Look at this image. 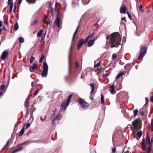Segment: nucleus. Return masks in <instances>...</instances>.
Listing matches in <instances>:
<instances>
[{
	"mask_svg": "<svg viewBox=\"0 0 153 153\" xmlns=\"http://www.w3.org/2000/svg\"><path fill=\"white\" fill-rule=\"evenodd\" d=\"M122 19L125 21L126 22V18L125 17L122 18Z\"/></svg>",
	"mask_w": 153,
	"mask_h": 153,
	"instance_id": "obj_59",
	"label": "nucleus"
},
{
	"mask_svg": "<svg viewBox=\"0 0 153 153\" xmlns=\"http://www.w3.org/2000/svg\"><path fill=\"white\" fill-rule=\"evenodd\" d=\"M116 148L114 147V148H112V153H115L116 152Z\"/></svg>",
	"mask_w": 153,
	"mask_h": 153,
	"instance_id": "obj_46",
	"label": "nucleus"
},
{
	"mask_svg": "<svg viewBox=\"0 0 153 153\" xmlns=\"http://www.w3.org/2000/svg\"><path fill=\"white\" fill-rule=\"evenodd\" d=\"M124 74L123 72H121L119 73L116 77V79L119 78L120 77L124 75Z\"/></svg>",
	"mask_w": 153,
	"mask_h": 153,
	"instance_id": "obj_26",
	"label": "nucleus"
},
{
	"mask_svg": "<svg viewBox=\"0 0 153 153\" xmlns=\"http://www.w3.org/2000/svg\"><path fill=\"white\" fill-rule=\"evenodd\" d=\"M127 14L128 15V16L129 18V19H132L131 16V15H130V14L127 11Z\"/></svg>",
	"mask_w": 153,
	"mask_h": 153,
	"instance_id": "obj_45",
	"label": "nucleus"
},
{
	"mask_svg": "<svg viewBox=\"0 0 153 153\" xmlns=\"http://www.w3.org/2000/svg\"><path fill=\"white\" fill-rule=\"evenodd\" d=\"M150 100L151 102H153V95L152 96L150 97Z\"/></svg>",
	"mask_w": 153,
	"mask_h": 153,
	"instance_id": "obj_50",
	"label": "nucleus"
},
{
	"mask_svg": "<svg viewBox=\"0 0 153 153\" xmlns=\"http://www.w3.org/2000/svg\"><path fill=\"white\" fill-rule=\"evenodd\" d=\"M78 102L79 104H80L81 107L83 108H87L89 106L88 103L84 100L82 99L79 98Z\"/></svg>",
	"mask_w": 153,
	"mask_h": 153,
	"instance_id": "obj_8",
	"label": "nucleus"
},
{
	"mask_svg": "<svg viewBox=\"0 0 153 153\" xmlns=\"http://www.w3.org/2000/svg\"><path fill=\"white\" fill-rule=\"evenodd\" d=\"M96 39H94L93 40H90L87 43V45L88 47H91L94 44V41Z\"/></svg>",
	"mask_w": 153,
	"mask_h": 153,
	"instance_id": "obj_14",
	"label": "nucleus"
},
{
	"mask_svg": "<svg viewBox=\"0 0 153 153\" xmlns=\"http://www.w3.org/2000/svg\"><path fill=\"white\" fill-rule=\"evenodd\" d=\"M34 57H33L32 56H31V59L30 60V63H32L33 60L35 59Z\"/></svg>",
	"mask_w": 153,
	"mask_h": 153,
	"instance_id": "obj_37",
	"label": "nucleus"
},
{
	"mask_svg": "<svg viewBox=\"0 0 153 153\" xmlns=\"http://www.w3.org/2000/svg\"><path fill=\"white\" fill-rule=\"evenodd\" d=\"M117 57V55L116 54L113 55L112 56V60H115Z\"/></svg>",
	"mask_w": 153,
	"mask_h": 153,
	"instance_id": "obj_39",
	"label": "nucleus"
},
{
	"mask_svg": "<svg viewBox=\"0 0 153 153\" xmlns=\"http://www.w3.org/2000/svg\"><path fill=\"white\" fill-rule=\"evenodd\" d=\"M3 29L5 31H7V29H6V27L4 26L3 27Z\"/></svg>",
	"mask_w": 153,
	"mask_h": 153,
	"instance_id": "obj_52",
	"label": "nucleus"
},
{
	"mask_svg": "<svg viewBox=\"0 0 153 153\" xmlns=\"http://www.w3.org/2000/svg\"><path fill=\"white\" fill-rule=\"evenodd\" d=\"M10 7V10H9V11L10 13H11L12 12L13 7V2H12L11 3Z\"/></svg>",
	"mask_w": 153,
	"mask_h": 153,
	"instance_id": "obj_27",
	"label": "nucleus"
},
{
	"mask_svg": "<svg viewBox=\"0 0 153 153\" xmlns=\"http://www.w3.org/2000/svg\"><path fill=\"white\" fill-rule=\"evenodd\" d=\"M137 135L139 137H140L142 135V131H139L137 133Z\"/></svg>",
	"mask_w": 153,
	"mask_h": 153,
	"instance_id": "obj_31",
	"label": "nucleus"
},
{
	"mask_svg": "<svg viewBox=\"0 0 153 153\" xmlns=\"http://www.w3.org/2000/svg\"><path fill=\"white\" fill-rule=\"evenodd\" d=\"M9 140H8L6 144L4 146L3 149H5L7 146L9 144Z\"/></svg>",
	"mask_w": 153,
	"mask_h": 153,
	"instance_id": "obj_36",
	"label": "nucleus"
},
{
	"mask_svg": "<svg viewBox=\"0 0 153 153\" xmlns=\"http://www.w3.org/2000/svg\"><path fill=\"white\" fill-rule=\"evenodd\" d=\"M33 82H32L31 83V86L32 87H33Z\"/></svg>",
	"mask_w": 153,
	"mask_h": 153,
	"instance_id": "obj_62",
	"label": "nucleus"
},
{
	"mask_svg": "<svg viewBox=\"0 0 153 153\" xmlns=\"http://www.w3.org/2000/svg\"><path fill=\"white\" fill-rule=\"evenodd\" d=\"M39 90V89H38V90L35 91V92L34 93V95L35 96L38 93Z\"/></svg>",
	"mask_w": 153,
	"mask_h": 153,
	"instance_id": "obj_43",
	"label": "nucleus"
},
{
	"mask_svg": "<svg viewBox=\"0 0 153 153\" xmlns=\"http://www.w3.org/2000/svg\"><path fill=\"white\" fill-rule=\"evenodd\" d=\"M47 18H48V16H47L45 15V17L43 20H44V21H45V20H46V19H47Z\"/></svg>",
	"mask_w": 153,
	"mask_h": 153,
	"instance_id": "obj_57",
	"label": "nucleus"
},
{
	"mask_svg": "<svg viewBox=\"0 0 153 153\" xmlns=\"http://www.w3.org/2000/svg\"><path fill=\"white\" fill-rule=\"evenodd\" d=\"M75 35H73L72 38V41H74L75 39Z\"/></svg>",
	"mask_w": 153,
	"mask_h": 153,
	"instance_id": "obj_54",
	"label": "nucleus"
},
{
	"mask_svg": "<svg viewBox=\"0 0 153 153\" xmlns=\"http://www.w3.org/2000/svg\"><path fill=\"white\" fill-rule=\"evenodd\" d=\"M139 113L141 115H143L144 114V112L143 111V109L141 108L139 110Z\"/></svg>",
	"mask_w": 153,
	"mask_h": 153,
	"instance_id": "obj_32",
	"label": "nucleus"
},
{
	"mask_svg": "<svg viewBox=\"0 0 153 153\" xmlns=\"http://www.w3.org/2000/svg\"><path fill=\"white\" fill-rule=\"evenodd\" d=\"M93 34L94 33L91 35H89L85 40L83 39H79L77 43V50H79L84 44H85L88 41L89 39L93 35Z\"/></svg>",
	"mask_w": 153,
	"mask_h": 153,
	"instance_id": "obj_4",
	"label": "nucleus"
},
{
	"mask_svg": "<svg viewBox=\"0 0 153 153\" xmlns=\"http://www.w3.org/2000/svg\"><path fill=\"white\" fill-rule=\"evenodd\" d=\"M39 20L38 19H36L34 20L31 23L32 25H34L37 24Z\"/></svg>",
	"mask_w": 153,
	"mask_h": 153,
	"instance_id": "obj_21",
	"label": "nucleus"
},
{
	"mask_svg": "<svg viewBox=\"0 0 153 153\" xmlns=\"http://www.w3.org/2000/svg\"><path fill=\"white\" fill-rule=\"evenodd\" d=\"M148 98L147 97H146L145 98V100L146 101V104L148 102Z\"/></svg>",
	"mask_w": 153,
	"mask_h": 153,
	"instance_id": "obj_55",
	"label": "nucleus"
},
{
	"mask_svg": "<svg viewBox=\"0 0 153 153\" xmlns=\"http://www.w3.org/2000/svg\"><path fill=\"white\" fill-rule=\"evenodd\" d=\"M100 62L99 63H97L96 64H95L94 65V67L96 68L97 67H99L100 66Z\"/></svg>",
	"mask_w": 153,
	"mask_h": 153,
	"instance_id": "obj_44",
	"label": "nucleus"
},
{
	"mask_svg": "<svg viewBox=\"0 0 153 153\" xmlns=\"http://www.w3.org/2000/svg\"><path fill=\"white\" fill-rule=\"evenodd\" d=\"M61 5L59 3L57 2V1H56V4H55V7H58V6H60Z\"/></svg>",
	"mask_w": 153,
	"mask_h": 153,
	"instance_id": "obj_41",
	"label": "nucleus"
},
{
	"mask_svg": "<svg viewBox=\"0 0 153 153\" xmlns=\"http://www.w3.org/2000/svg\"><path fill=\"white\" fill-rule=\"evenodd\" d=\"M25 126V125H24L23 128L21 130L20 133L18 135V136L19 137L22 135L23 134L25 131L24 126Z\"/></svg>",
	"mask_w": 153,
	"mask_h": 153,
	"instance_id": "obj_20",
	"label": "nucleus"
},
{
	"mask_svg": "<svg viewBox=\"0 0 153 153\" xmlns=\"http://www.w3.org/2000/svg\"><path fill=\"white\" fill-rule=\"evenodd\" d=\"M55 11L56 12V16H59V8H58L57 7H55Z\"/></svg>",
	"mask_w": 153,
	"mask_h": 153,
	"instance_id": "obj_23",
	"label": "nucleus"
},
{
	"mask_svg": "<svg viewBox=\"0 0 153 153\" xmlns=\"http://www.w3.org/2000/svg\"><path fill=\"white\" fill-rule=\"evenodd\" d=\"M79 25L77 26V28H76L75 31L73 35H76V34L77 33V32L78 31L79 28Z\"/></svg>",
	"mask_w": 153,
	"mask_h": 153,
	"instance_id": "obj_33",
	"label": "nucleus"
},
{
	"mask_svg": "<svg viewBox=\"0 0 153 153\" xmlns=\"http://www.w3.org/2000/svg\"><path fill=\"white\" fill-rule=\"evenodd\" d=\"M30 125H26V128L27 129L30 126Z\"/></svg>",
	"mask_w": 153,
	"mask_h": 153,
	"instance_id": "obj_58",
	"label": "nucleus"
},
{
	"mask_svg": "<svg viewBox=\"0 0 153 153\" xmlns=\"http://www.w3.org/2000/svg\"><path fill=\"white\" fill-rule=\"evenodd\" d=\"M121 40V37L118 33L116 32L112 34L109 41L110 47L111 48L118 47L120 45Z\"/></svg>",
	"mask_w": 153,
	"mask_h": 153,
	"instance_id": "obj_2",
	"label": "nucleus"
},
{
	"mask_svg": "<svg viewBox=\"0 0 153 153\" xmlns=\"http://www.w3.org/2000/svg\"><path fill=\"white\" fill-rule=\"evenodd\" d=\"M43 69L41 73V76L42 77H46L47 76L48 70V65L46 62H44L43 63Z\"/></svg>",
	"mask_w": 153,
	"mask_h": 153,
	"instance_id": "obj_5",
	"label": "nucleus"
},
{
	"mask_svg": "<svg viewBox=\"0 0 153 153\" xmlns=\"http://www.w3.org/2000/svg\"><path fill=\"white\" fill-rule=\"evenodd\" d=\"M147 50V48L146 46L141 47L140 49V53L138 55V59H140L146 54Z\"/></svg>",
	"mask_w": 153,
	"mask_h": 153,
	"instance_id": "obj_6",
	"label": "nucleus"
},
{
	"mask_svg": "<svg viewBox=\"0 0 153 153\" xmlns=\"http://www.w3.org/2000/svg\"><path fill=\"white\" fill-rule=\"evenodd\" d=\"M54 114H53L51 116V119L52 120V124L58 123L59 120L61 119V117L60 114L56 115L54 117Z\"/></svg>",
	"mask_w": 153,
	"mask_h": 153,
	"instance_id": "obj_7",
	"label": "nucleus"
},
{
	"mask_svg": "<svg viewBox=\"0 0 153 153\" xmlns=\"http://www.w3.org/2000/svg\"><path fill=\"white\" fill-rule=\"evenodd\" d=\"M109 37H110V36L109 35L106 37V38L107 39H108L109 38Z\"/></svg>",
	"mask_w": 153,
	"mask_h": 153,
	"instance_id": "obj_64",
	"label": "nucleus"
},
{
	"mask_svg": "<svg viewBox=\"0 0 153 153\" xmlns=\"http://www.w3.org/2000/svg\"><path fill=\"white\" fill-rule=\"evenodd\" d=\"M138 111L137 109H136L135 110H134L133 111L134 113V117H135L136 116L137 114V112H138Z\"/></svg>",
	"mask_w": 153,
	"mask_h": 153,
	"instance_id": "obj_34",
	"label": "nucleus"
},
{
	"mask_svg": "<svg viewBox=\"0 0 153 153\" xmlns=\"http://www.w3.org/2000/svg\"><path fill=\"white\" fill-rule=\"evenodd\" d=\"M19 28V25L18 23L16 22L14 25L13 29L14 30L16 31Z\"/></svg>",
	"mask_w": 153,
	"mask_h": 153,
	"instance_id": "obj_18",
	"label": "nucleus"
},
{
	"mask_svg": "<svg viewBox=\"0 0 153 153\" xmlns=\"http://www.w3.org/2000/svg\"><path fill=\"white\" fill-rule=\"evenodd\" d=\"M153 142V137H151V139L149 135L147 134L146 135V139L143 138L142 139L141 144L142 147V149L143 151H145L147 149V145L148 146V148L147 150V151L150 152L151 149L152 144Z\"/></svg>",
	"mask_w": 153,
	"mask_h": 153,
	"instance_id": "obj_1",
	"label": "nucleus"
},
{
	"mask_svg": "<svg viewBox=\"0 0 153 153\" xmlns=\"http://www.w3.org/2000/svg\"><path fill=\"white\" fill-rule=\"evenodd\" d=\"M79 66V65L77 61L76 62V64H75V68H77Z\"/></svg>",
	"mask_w": 153,
	"mask_h": 153,
	"instance_id": "obj_48",
	"label": "nucleus"
},
{
	"mask_svg": "<svg viewBox=\"0 0 153 153\" xmlns=\"http://www.w3.org/2000/svg\"><path fill=\"white\" fill-rule=\"evenodd\" d=\"M22 1V0H18L17 2V4H20L21 3Z\"/></svg>",
	"mask_w": 153,
	"mask_h": 153,
	"instance_id": "obj_51",
	"label": "nucleus"
},
{
	"mask_svg": "<svg viewBox=\"0 0 153 153\" xmlns=\"http://www.w3.org/2000/svg\"><path fill=\"white\" fill-rule=\"evenodd\" d=\"M143 7V5L141 4V5H140V6L139 7V8L140 10H141L142 9Z\"/></svg>",
	"mask_w": 153,
	"mask_h": 153,
	"instance_id": "obj_53",
	"label": "nucleus"
},
{
	"mask_svg": "<svg viewBox=\"0 0 153 153\" xmlns=\"http://www.w3.org/2000/svg\"><path fill=\"white\" fill-rule=\"evenodd\" d=\"M72 96V94H70L65 101L63 102L61 104L60 108V110L61 111H65L68 106L70 102Z\"/></svg>",
	"mask_w": 153,
	"mask_h": 153,
	"instance_id": "obj_3",
	"label": "nucleus"
},
{
	"mask_svg": "<svg viewBox=\"0 0 153 153\" xmlns=\"http://www.w3.org/2000/svg\"><path fill=\"white\" fill-rule=\"evenodd\" d=\"M89 98L90 99V100H94L93 97H90Z\"/></svg>",
	"mask_w": 153,
	"mask_h": 153,
	"instance_id": "obj_61",
	"label": "nucleus"
},
{
	"mask_svg": "<svg viewBox=\"0 0 153 153\" xmlns=\"http://www.w3.org/2000/svg\"><path fill=\"white\" fill-rule=\"evenodd\" d=\"M29 102H28L27 101H26L25 102L24 105L25 107L27 108H27H28V106H29Z\"/></svg>",
	"mask_w": 153,
	"mask_h": 153,
	"instance_id": "obj_30",
	"label": "nucleus"
},
{
	"mask_svg": "<svg viewBox=\"0 0 153 153\" xmlns=\"http://www.w3.org/2000/svg\"><path fill=\"white\" fill-rule=\"evenodd\" d=\"M110 89H109L110 93L112 94H115L116 92L114 90V85H111L109 87Z\"/></svg>",
	"mask_w": 153,
	"mask_h": 153,
	"instance_id": "obj_12",
	"label": "nucleus"
},
{
	"mask_svg": "<svg viewBox=\"0 0 153 153\" xmlns=\"http://www.w3.org/2000/svg\"><path fill=\"white\" fill-rule=\"evenodd\" d=\"M89 85L91 88V90L90 92V94H91L93 92L94 90L95 84L94 83H92L90 85Z\"/></svg>",
	"mask_w": 153,
	"mask_h": 153,
	"instance_id": "obj_17",
	"label": "nucleus"
},
{
	"mask_svg": "<svg viewBox=\"0 0 153 153\" xmlns=\"http://www.w3.org/2000/svg\"><path fill=\"white\" fill-rule=\"evenodd\" d=\"M126 6H124L120 8V12L121 13H125L126 11Z\"/></svg>",
	"mask_w": 153,
	"mask_h": 153,
	"instance_id": "obj_15",
	"label": "nucleus"
},
{
	"mask_svg": "<svg viewBox=\"0 0 153 153\" xmlns=\"http://www.w3.org/2000/svg\"><path fill=\"white\" fill-rule=\"evenodd\" d=\"M38 65L37 64L33 63V65L29 68L30 71L31 72H33L35 70H38Z\"/></svg>",
	"mask_w": 153,
	"mask_h": 153,
	"instance_id": "obj_9",
	"label": "nucleus"
},
{
	"mask_svg": "<svg viewBox=\"0 0 153 153\" xmlns=\"http://www.w3.org/2000/svg\"><path fill=\"white\" fill-rule=\"evenodd\" d=\"M152 125V127H151V131H153V125Z\"/></svg>",
	"mask_w": 153,
	"mask_h": 153,
	"instance_id": "obj_60",
	"label": "nucleus"
},
{
	"mask_svg": "<svg viewBox=\"0 0 153 153\" xmlns=\"http://www.w3.org/2000/svg\"><path fill=\"white\" fill-rule=\"evenodd\" d=\"M30 4L34 3L36 0H26Z\"/></svg>",
	"mask_w": 153,
	"mask_h": 153,
	"instance_id": "obj_28",
	"label": "nucleus"
},
{
	"mask_svg": "<svg viewBox=\"0 0 153 153\" xmlns=\"http://www.w3.org/2000/svg\"><path fill=\"white\" fill-rule=\"evenodd\" d=\"M43 30L42 29L40 30L37 33V36L38 37L41 36L43 33Z\"/></svg>",
	"mask_w": 153,
	"mask_h": 153,
	"instance_id": "obj_24",
	"label": "nucleus"
},
{
	"mask_svg": "<svg viewBox=\"0 0 153 153\" xmlns=\"http://www.w3.org/2000/svg\"><path fill=\"white\" fill-rule=\"evenodd\" d=\"M56 16V18L55 20L54 24L56 25H57L58 27H60V17L59 16Z\"/></svg>",
	"mask_w": 153,
	"mask_h": 153,
	"instance_id": "obj_10",
	"label": "nucleus"
},
{
	"mask_svg": "<svg viewBox=\"0 0 153 153\" xmlns=\"http://www.w3.org/2000/svg\"><path fill=\"white\" fill-rule=\"evenodd\" d=\"M45 56L44 54H43V53H42V56L39 59V62L40 63H41L42 62L43 59L45 58Z\"/></svg>",
	"mask_w": 153,
	"mask_h": 153,
	"instance_id": "obj_22",
	"label": "nucleus"
},
{
	"mask_svg": "<svg viewBox=\"0 0 153 153\" xmlns=\"http://www.w3.org/2000/svg\"><path fill=\"white\" fill-rule=\"evenodd\" d=\"M109 74H103V77L104 78H105L109 76Z\"/></svg>",
	"mask_w": 153,
	"mask_h": 153,
	"instance_id": "obj_47",
	"label": "nucleus"
},
{
	"mask_svg": "<svg viewBox=\"0 0 153 153\" xmlns=\"http://www.w3.org/2000/svg\"><path fill=\"white\" fill-rule=\"evenodd\" d=\"M43 21L46 24L48 25V24L49 23V22L47 20V19L46 20H45V21H44V20H43Z\"/></svg>",
	"mask_w": 153,
	"mask_h": 153,
	"instance_id": "obj_42",
	"label": "nucleus"
},
{
	"mask_svg": "<svg viewBox=\"0 0 153 153\" xmlns=\"http://www.w3.org/2000/svg\"><path fill=\"white\" fill-rule=\"evenodd\" d=\"M23 149L22 148H20L19 149H18L15 150L11 152V153H15L19 151H20Z\"/></svg>",
	"mask_w": 153,
	"mask_h": 153,
	"instance_id": "obj_25",
	"label": "nucleus"
},
{
	"mask_svg": "<svg viewBox=\"0 0 153 153\" xmlns=\"http://www.w3.org/2000/svg\"><path fill=\"white\" fill-rule=\"evenodd\" d=\"M5 86L4 84H2L0 86V89L2 91L4 88Z\"/></svg>",
	"mask_w": 153,
	"mask_h": 153,
	"instance_id": "obj_38",
	"label": "nucleus"
},
{
	"mask_svg": "<svg viewBox=\"0 0 153 153\" xmlns=\"http://www.w3.org/2000/svg\"><path fill=\"white\" fill-rule=\"evenodd\" d=\"M48 4L49 5V7L51 9V11H52V10H53V8L52 7V5L51 4V1L49 2Z\"/></svg>",
	"mask_w": 153,
	"mask_h": 153,
	"instance_id": "obj_35",
	"label": "nucleus"
},
{
	"mask_svg": "<svg viewBox=\"0 0 153 153\" xmlns=\"http://www.w3.org/2000/svg\"><path fill=\"white\" fill-rule=\"evenodd\" d=\"M12 2H13V1H12V0H8V5H9Z\"/></svg>",
	"mask_w": 153,
	"mask_h": 153,
	"instance_id": "obj_49",
	"label": "nucleus"
},
{
	"mask_svg": "<svg viewBox=\"0 0 153 153\" xmlns=\"http://www.w3.org/2000/svg\"><path fill=\"white\" fill-rule=\"evenodd\" d=\"M4 23H5V24H6V25H8V17H6V19L5 21H4Z\"/></svg>",
	"mask_w": 153,
	"mask_h": 153,
	"instance_id": "obj_40",
	"label": "nucleus"
},
{
	"mask_svg": "<svg viewBox=\"0 0 153 153\" xmlns=\"http://www.w3.org/2000/svg\"><path fill=\"white\" fill-rule=\"evenodd\" d=\"M8 52L6 51H4L2 53L1 55V58L2 60H4L7 56Z\"/></svg>",
	"mask_w": 153,
	"mask_h": 153,
	"instance_id": "obj_13",
	"label": "nucleus"
},
{
	"mask_svg": "<svg viewBox=\"0 0 153 153\" xmlns=\"http://www.w3.org/2000/svg\"><path fill=\"white\" fill-rule=\"evenodd\" d=\"M132 124H142V120L140 118H138L132 122Z\"/></svg>",
	"mask_w": 153,
	"mask_h": 153,
	"instance_id": "obj_11",
	"label": "nucleus"
},
{
	"mask_svg": "<svg viewBox=\"0 0 153 153\" xmlns=\"http://www.w3.org/2000/svg\"><path fill=\"white\" fill-rule=\"evenodd\" d=\"M19 42L20 43H23L24 42V39L22 37H20L19 39Z\"/></svg>",
	"mask_w": 153,
	"mask_h": 153,
	"instance_id": "obj_29",
	"label": "nucleus"
},
{
	"mask_svg": "<svg viewBox=\"0 0 153 153\" xmlns=\"http://www.w3.org/2000/svg\"><path fill=\"white\" fill-rule=\"evenodd\" d=\"M2 22L1 21H0V28L2 26Z\"/></svg>",
	"mask_w": 153,
	"mask_h": 153,
	"instance_id": "obj_56",
	"label": "nucleus"
},
{
	"mask_svg": "<svg viewBox=\"0 0 153 153\" xmlns=\"http://www.w3.org/2000/svg\"><path fill=\"white\" fill-rule=\"evenodd\" d=\"M101 102L102 105L105 103L104 97L102 94L101 95Z\"/></svg>",
	"mask_w": 153,
	"mask_h": 153,
	"instance_id": "obj_19",
	"label": "nucleus"
},
{
	"mask_svg": "<svg viewBox=\"0 0 153 153\" xmlns=\"http://www.w3.org/2000/svg\"><path fill=\"white\" fill-rule=\"evenodd\" d=\"M132 126L131 125V128L132 129L133 127L134 128L139 130L141 128V125H132Z\"/></svg>",
	"mask_w": 153,
	"mask_h": 153,
	"instance_id": "obj_16",
	"label": "nucleus"
},
{
	"mask_svg": "<svg viewBox=\"0 0 153 153\" xmlns=\"http://www.w3.org/2000/svg\"><path fill=\"white\" fill-rule=\"evenodd\" d=\"M151 124H153V119H152L151 120Z\"/></svg>",
	"mask_w": 153,
	"mask_h": 153,
	"instance_id": "obj_63",
	"label": "nucleus"
}]
</instances>
